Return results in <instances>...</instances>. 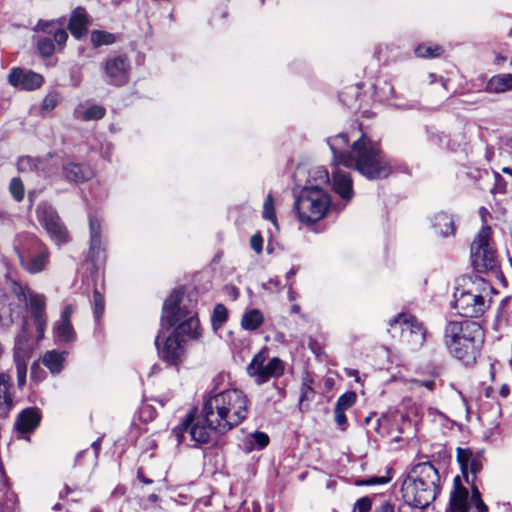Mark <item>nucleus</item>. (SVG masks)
I'll use <instances>...</instances> for the list:
<instances>
[{"instance_id":"obj_14","label":"nucleus","mask_w":512,"mask_h":512,"mask_svg":"<svg viewBox=\"0 0 512 512\" xmlns=\"http://www.w3.org/2000/svg\"><path fill=\"white\" fill-rule=\"evenodd\" d=\"M108 82L115 86H122L128 82L130 63L126 55L110 57L104 64Z\"/></svg>"},{"instance_id":"obj_15","label":"nucleus","mask_w":512,"mask_h":512,"mask_svg":"<svg viewBox=\"0 0 512 512\" xmlns=\"http://www.w3.org/2000/svg\"><path fill=\"white\" fill-rule=\"evenodd\" d=\"M17 297L24 301L31 316L39 320L45 316L46 297L43 294L32 291L27 286H18L16 290Z\"/></svg>"},{"instance_id":"obj_46","label":"nucleus","mask_w":512,"mask_h":512,"mask_svg":"<svg viewBox=\"0 0 512 512\" xmlns=\"http://www.w3.org/2000/svg\"><path fill=\"white\" fill-rule=\"evenodd\" d=\"M52 35H53V41L56 42L59 46L64 45L68 39L67 32L64 29L59 28V27H57L54 30Z\"/></svg>"},{"instance_id":"obj_10","label":"nucleus","mask_w":512,"mask_h":512,"mask_svg":"<svg viewBox=\"0 0 512 512\" xmlns=\"http://www.w3.org/2000/svg\"><path fill=\"white\" fill-rule=\"evenodd\" d=\"M21 267L29 274H37L45 270L50 251L48 247L36 238L30 239L29 251L15 248Z\"/></svg>"},{"instance_id":"obj_56","label":"nucleus","mask_w":512,"mask_h":512,"mask_svg":"<svg viewBox=\"0 0 512 512\" xmlns=\"http://www.w3.org/2000/svg\"><path fill=\"white\" fill-rule=\"evenodd\" d=\"M260 324L261 322H241V326L245 330H256Z\"/></svg>"},{"instance_id":"obj_55","label":"nucleus","mask_w":512,"mask_h":512,"mask_svg":"<svg viewBox=\"0 0 512 512\" xmlns=\"http://www.w3.org/2000/svg\"><path fill=\"white\" fill-rule=\"evenodd\" d=\"M427 506H415L406 504L402 507L401 512H424V508Z\"/></svg>"},{"instance_id":"obj_37","label":"nucleus","mask_w":512,"mask_h":512,"mask_svg":"<svg viewBox=\"0 0 512 512\" xmlns=\"http://www.w3.org/2000/svg\"><path fill=\"white\" fill-rule=\"evenodd\" d=\"M105 115V108L100 105H92L88 107L82 115V119L85 121L99 120Z\"/></svg>"},{"instance_id":"obj_11","label":"nucleus","mask_w":512,"mask_h":512,"mask_svg":"<svg viewBox=\"0 0 512 512\" xmlns=\"http://www.w3.org/2000/svg\"><path fill=\"white\" fill-rule=\"evenodd\" d=\"M162 320H197L198 312L194 304L188 300V304L183 303V293L180 290H174L163 304Z\"/></svg>"},{"instance_id":"obj_12","label":"nucleus","mask_w":512,"mask_h":512,"mask_svg":"<svg viewBox=\"0 0 512 512\" xmlns=\"http://www.w3.org/2000/svg\"><path fill=\"white\" fill-rule=\"evenodd\" d=\"M36 212L40 223L44 226L53 241L57 244L67 241V229L52 206L41 204L37 207Z\"/></svg>"},{"instance_id":"obj_58","label":"nucleus","mask_w":512,"mask_h":512,"mask_svg":"<svg viewBox=\"0 0 512 512\" xmlns=\"http://www.w3.org/2000/svg\"><path fill=\"white\" fill-rule=\"evenodd\" d=\"M345 375L348 377H354L357 382L360 381V377L358 375V371L352 368H345L344 369Z\"/></svg>"},{"instance_id":"obj_19","label":"nucleus","mask_w":512,"mask_h":512,"mask_svg":"<svg viewBox=\"0 0 512 512\" xmlns=\"http://www.w3.org/2000/svg\"><path fill=\"white\" fill-rule=\"evenodd\" d=\"M469 492L461 485L459 477H455L453 490L450 493L449 507L446 512H469Z\"/></svg>"},{"instance_id":"obj_50","label":"nucleus","mask_w":512,"mask_h":512,"mask_svg":"<svg viewBox=\"0 0 512 512\" xmlns=\"http://www.w3.org/2000/svg\"><path fill=\"white\" fill-rule=\"evenodd\" d=\"M335 422L338 426L344 427L347 423V418L345 415V410H339L338 408L334 409Z\"/></svg>"},{"instance_id":"obj_43","label":"nucleus","mask_w":512,"mask_h":512,"mask_svg":"<svg viewBox=\"0 0 512 512\" xmlns=\"http://www.w3.org/2000/svg\"><path fill=\"white\" fill-rule=\"evenodd\" d=\"M390 480H391V478L388 477V476H380V477L373 476V477H369L367 479H364L361 482H357V484L358 485H367V486L383 485V484L388 483Z\"/></svg>"},{"instance_id":"obj_41","label":"nucleus","mask_w":512,"mask_h":512,"mask_svg":"<svg viewBox=\"0 0 512 512\" xmlns=\"http://www.w3.org/2000/svg\"><path fill=\"white\" fill-rule=\"evenodd\" d=\"M94 300V315L96 318H100L104 312V300L103 296L99 291L95 290L93 295Z\"/></svg>"},{"instance_id":"obj_53","label":"nucleus","mask_w":512,"mask_h":512,"mask_svg":"<svg viewBox=\"0 0 512 512\" xmlns=\"http://www.w3.org/2000/svg\"><path fill=\"white\" fill-rule=\"evenodd\" d=\"M262 318L263 317L258 310H252V311L244 314L242 320H247V321L262 320Z\"/></svg>"},{"instance_id":"obj_1","label":"nucleus","mask_w":512,"mask_h":512,"mask_svg":"<svg viewBox=\"0 0 512 512\" xmlns=\"http://www.w3.org/2000/svg\"><path fill=\"white\" fill-rule=\"evenodd\" d=\"M328 144L333 153V189L346 202L353 198V183L340 165L355 169L369 179L386 178L391 173V165L380 146L364 134L347 151L348 137L344 133L329 138Z\"/></svg>"},{"instance_id":"obj_8","label":"nucleus","mask_w":512,"mask_h":512,"mask_svg":"<svg viewBox=\"0 0 512 512\" xmlns=\"http://www.w3.org/2000/svg\"><path fill=\"white\" fill-rule=\"evenodd\" d=\"M491 228L484 225L471 245V260L478 272L493 270L497 267V257L490 243Z\"/></svg>"},{"instance_id":"obj_42","label":"nucleus","mask_w":512,"mask_h":512,"mask_svg":"<svg viewBox=\"0 0 512 512\" xmlns=\"http://www.w3.org/2000/svg\"><path fill=\"white\" fill-rule=\"evenodd\" d=\"M57 27H58V25L54 21L48 22V21L40 20L36 24L34 30L35 31H41V32L47 33L49 35H52V33L54 32V30Z\"/></svg>"},{"instance_id":"obj_64","label":"nucleus","mask_w":512,"mask_h":512,"mask_svg":"<svg viewBox=\"0 0 512 512\" xmlns=\"http://www.w3.org/2000/svg\"><path fill=\"white\" fill-rule=\"evenodd\" d=\"M138 479L144 484H151L152 480L144 477L142 474L138 473Z\"/></svg>"},{"instance_id":"obj_39","label":"nucleus","mask_w":512,"mask_h":512,"mask_svg":"<svg viewBox=\"0 0 512 512\" xmlns=\"http://www.w3.org/2000/svg\"><path fill=\"white\" fill-rule=\"evenodd\" d=\"M470 503H472L475 506L477 510L476 512H488L487 505L483 502L478 488L474 485H472V495L470 498Z\"/></svg>"},{"instance_id":"obj_47","label":"nucleus","mask_w":512,"mask_h":512,"mask_svg":"<svg viewBox=\"0 0 512 512\" xmlns=\"http://www.w3.org/2000/svg\"><path fill=\"white\" fill-rule=\"evenodd\" d=\"M228 311L226 307L222 304H217L213 310V315L211 320H227Z\"/></svg>"},{"instance_id":"obj_25","label":"nucleus","mask_w":512,"mask_h":512,"mask_svg":"<svg viewBox=\"0 0 512 512\" xmlns=\"http://www.w3.org/2000/svg\"><path fill=\"white\" fill-rule=\"evenodd\" d=\"M489 93H505L512 90V74L502 73L492 76L486 85Z\"/></svg>"},{"instance_id":"obj_62","label":"nucleus","mask_w":512,"mask_h":512,"mask_svg":"<svg viewBox=\"0 0 512 512\" xmlns=\"http://www.w3.org/2000/svg\"><path fill=\"white\" fill-rule=\"evenodd\" d=\"M100 445H101V438H98L96 441H94V442L92 443V448H93V450H94V456H95V458H96V457H97V455H98V451H99V449H100Z\"/></svg>"},{"instance_id":"obj_9","label":"nucleus","mask_w":512,"mask_h":512,"mask_svg":"<svg viewBox=\"0 0 512 512\" xmlns=\"http://www.w3.org/2000/svg\"><path fill=\"white\" fill-rule=\"evenodd\" d=\"M284 363L278 357H268L266 350L258 352L247 367L248 375L257 384L268 382L271 378H279L284 373Z\"/></svg>"},{"instance_id":"obj_59","label":"nucleus","mask_w":512,"mask_h":512,"mask_svg":"<svg viewBox=\"0 0 512 512\" xmlns=\"http://www.w3.org/2000/svg\"><path fill=\"white\" fill-rule=\"evenodd\" d=\"M376 512H394V508L391 504L385 503L381 505Z\"/></svg>"},{"instance_id":"obj_49","label":"nucleus","mask_w":512,"mask_h":512,"mask_svg":"<svg viewBox=\"0 0 512 512\" xmlns=\"http://www.w3.org/2000/svg\"><path fill=\"white\" fill-rule=\"evenodd\" d=\"M250 246L256 253H261L263 248V239L260 234H254L250 239Z\"/></svg>"},{"instance_id":"obj_4","label":"nucleus","mask_w":512,"mask_h":512,"mask_svg":"<svg viewBox=\"0 0 512 512\" xmlns=\"http://www.w3.org/2000/svg\"><path fill=\"white\" fill-rule=\"evenodd\" d=\"M440 476L437 469L429 462L415 465L401 487L406 504L429 506L439 493Z\"/></svg>"},{"instance_id":"obj_63","label":"nucleus","mask_w":512,"mask_h":512,"mask_svg":"<svg viewBox=\"0 0 512 512\" xmlns=\"http://www.w3.org/2000/svg\"><path fill=\"white\" fill-rule=\"evenodd\" d=\"M480 215L482 217L483 222H486V216L489 215V212L486 208L482 207L480 208Z\"/></svg>"},{"instance_id":"obj_26","label":"nucleus","mask_w":512,"mask_h":512,"mask_svg":"<svg viewBox=\"0 0 512 512\" xmlns=\"http://www.w3.org/2000/svg\"><path fill=\"white\" fill-rule=\"evenodd\" d=\"M403 324L402 332L409 333V341L416 345H423L426 337V330L422 322H401Z\"/></svg>"},{"instance_id":"obj_32","label":"nucleus","mask_w":512,"mask_h":512,"mask_svg":"<svg viewBox=\"0 0 512 512\" xmlns=\"http://www.w3.org/2000/svg\"><path fill=\"white\" fill-rule=\"evenodd\" d=\"M415 53L422 58H436L443 53V49L438 45L421 44L415 49Z\"/></svg>"},{"instance_id":"obj_35","label":"nucleus","mask_w":512,"mask_h":512,"mask_svg":"<svg viewBox=\"0 0 512 512\" xmlns=\"http://www.w3.org/2000/svg\"><path fill=\"white\" fill-rule=\"evenodd\" d=\"M356 399H357V396H356V393L355 392H346L344 394H342L338 399H337V402H336V405H335V408H338L339 410H347L349 409L350 407H352L354 405V403L356 402Z\"/></svg>"},{"instance_id":"obj_54","label":"nucleus","mask_w":512,"mask_h":512,"mask_svg":"<svg viewBox=\"0 0 512 512\" xmlns=\"http://www.w3.org/2000/svg\"><path fill=\"white\" fill-rule=\"evenodd\" d=\"M73 311L74 306L72 304L66 305L61 313V320H69L73 315Z\"/></svg>"},{"instance_id":"obj_13","label":"nucleus","mask_w":512,"mask_h":512,"mask_svg":"<svg viewBox=\"0 0 512 512\" xmlns=\"http://www.w3.org/2000/svg\"><path fill=\"white\" fill-rule=\"evenodd\" d=\"M212 430L215 429L210 427L203 415L201 419L197 420L189 415L180 427L173 429V433L176 435L178 442H182L184 433L188 432L194 442L204 444L209 441Z\"/></svg>"},{"instance_id":"obj_48","label":"nucleus","mask_w":512,"mask_h":512,"mask_svg":"<svg viewBox=\"0 0 512 512\" xmlns=\"http://www.w3.org/2000/svg\"><path fill=\"white\" fill-rule=\"evenodd\" d=\"M30 324H36L37 340L43 338L45 330V322H24L23 331L26 332L30 329Z\"/></svg>"},{"instance_id":"obj_6","label":"nucleus","mask_w":512,"mask_h":512,"mask_svg":"<svg viewBox=\"0 0 512 512\" xmlns=\"http://www.w3.org/2000/svg\"><path fill=\"white\" fill-rule=\"evenodd\" d=\"M487 288V284L482 279L473 280L471 277H463L461 284L455 289L453 307L461 317H481L489 307L483 295Z\"/></svg>"},{"instance_id":"obj_17","label":"nucleus","mask_w":512,"mask_h":512,"mask_svg":"<svg viewBox=\"0 0 512 512\" xmlns=\"http://www.w3.org/2000/svg\"><path fill=\"white\" fill-rule=\"evenodd\" d=\"M9 83L24 90H35L42 86L43 76L30 70L15 68L8 76Z\"/></svg>"},{"instance_id":"obj_20","label":"nucleus","mask_w":512,"mask_h":512,"mask_svg":"<svg viewBox=\"0 0 512 512\" xmlns=\"http://www.w3.org/2000/svg\"><path fill=\"white\" fill-rule=\"evenodd\" d=\"M13 384L9 375L0 374V417L6 418L15 405Z\"/></svg>"},{"instance_id":"obj_31","label":"nucleus","mask_w":512,"mask_h":512,"mask_svg":"<svg viewBox=\"0 0 512 512\" xmlns=\"http://www.w3.org/2000/svg\"><path fill=\"white\" fill-rule=\"evenodd\" d=\"M248 447L247 449L249 451L254 449H263L266 447L269 443V437L264 432H254L247 437Z\"/></svg>"},{"instance_id":"obj_3","label":"nucleus","mask_w":512,"mask_h":512,"mask_svg":"<svg viewBox=\"0 0 512 512\" xmlns=\"http://www.w3.org/2000/svg\"><path fill=\"white\" fill-rule=\"evenodd\" d=\"M201 335L200 322H162L155 340L160 358L169 365H179L189 340Z\"/></svg>"},{"instance_id":"obj_28","label":"nucleus","mask_w":512,"mask_h":512,"mask_svg":"<svg viewBox=\"0 0 512 512\" xmlns=\"http://www.w3.org/2000/svg\"><path fill=\"white\" fill-rule=\"evenodd\" d=\"M75 331L71 322H58L54 328V337L57 343H69L75 340Z\"/></svg>"},{"instance_id":"obj_30","label":"nucleus","mask_w":512,"mask_h":512,"mask_svg":"<svg viewBox=\"0 0 512 512\" xmlns=\"http://www.w3.org/2000/svg\"><path fill=\"white\" fill-rule=\"evenodd\" d=\"M91 43L95 48H98L103 45H111L115 42L116 38L114 34L103 31V30H94L90 35Z\"/></svg>"},{"instance_id":"obj_61","label":"nucleus","mask_w":512,"mask_h":512,"mask_svg":"<svg viewBox=\"0 0 512 512\" xmlns=\"http://www.w3.org/2000/svg\"><path fill=\"white\" fill-rule=\"evenodd\" d=\"M510 393V389H509V386L504 384L501 386L500 390H499V394L503 397V398H506Z\"/></svg>"},{"instance_id":"obj_38","label":"nucleus","mask_w":512,"mask_h":512,"mask_svg":"<svg viewBox=\"0 0 512 512\" xmlns=\"http://www.w3.org/2000/svg\"><path fill=\"white\" fill-rule=\"evenodd\" d=\"M311 177L315 182L314 186L317 187H320L322 184H328L330 181L328 171L322 167L315 168L311 173Z\"/></svg>"},{"instance_id":"obj_2","label":"nucleus","mask_w":512,"mask_h":512,"mask_svg":"<svg viewBox=\"0 0 512 512\" xmlns=\"http://www.w3.org/2000/svg\"><path fill=\"white\" fill-rule=\"evenodd\" d=\"M201 413L210 427L225 433L246 418L248 399L241 390L227 389L207 398Z\"/></svg>"},{"instance_id":"obj_7","label":"nucleus","mask_w":512,"mask_h":512,"mask_svg":"<svg viewBox=\"0 0 512 512\" xmlns=\"http://www.w3.org/2000/svg\"><path fill=\"white\" fill-rule=\"evenodd\" d=\"M330 205V196L321 187H305L295 202L298 218L302 223H313L323 218Z\"/></svg>"},{"instance_id":"obj_29","label":"nucleus","mask_w":512,"mask_h":512,"mask_svg":"<svg viewBox=\"0 0 512 512\" xmlns=\"http://www.w3.org/2000/svg\"><path fill=\"white\" fill-rule=\"evenodd\" d=\"M65 352L48 351L43 356V364L52 372L59 373L63 369Z\"/></svg>"},{"instance_id":"obj_21","label":"nucleus","mask_w":512,"mask_h":512,"mask_svg":"<svg viewBox=\"0 0 512 512\" xmlns=\"http://www.w3.org/2000/svg\"><path fill=\"white\" fill-rule=\"evenodd\" d=\"M41 415L37 408H26L19 413L15 421V428L20 433L33 431L40 423Z\"/></svg>"},{"instance_id":"obj_16","label":"nucleus","mask_w":512,"mask_h":512,"mask_svg":"<svg viewBox=\"0 0 512 512\" xmlns=\"http://www.w3.org/2000/svg\"><path fill=\"white\" fill-rule=\"evenodd\" d=\"M457 461L466 481L468 483L470 481L473 483L476 478V474L482 469L481 457L473 454L469 449L458 448Z\"/></svg>"},{"instance_id":"obj_40","label":"nucleus","mask_w":512,"mask_h":512,"mask_svg":"<svg viewBox=\"0 0 512 512\" xmlns=\"http://www.w3.org/2000/svg\"><path fill=\"white\" fill-rule=\"evenodd\" d=\"M17 381L19 388L26 383L27 364L24 361L16 360Z\"/></svg>"},{"instance_id":"obj_27","label":"nucleus","mask_w":512,"mask_h":512,"mask_svg":"<svg viewBox=\"0 0 512 512\" xmlns=\"http://www.w3.org/2000/svg\"><path fill=\"white\" fill-rule=\"evenodd\" d=\"M90 228V250L89 255L94 260L100 253L101 249V234H100V222L97 218H89Z\"/></svg>"},{"instance_id":"obj_22","label":"nucleus","mask_w":512,"mask_h":512,"mask_svg":"<svg viewBox=\"0 0 512 512\" xmlns=\"http://www.w3.org/2000/svg\"><path fill=\"white\" fill-rule=\"evenodd\" d=\"M62 172L67 181L74 183L85 182L93 177L90 167L74 162L63 163Z\"/></svg>"},{"instance_id":"obj_57","label":"nucleus","mask_w":512,"mask_h":512,"mask_svg":"<svg viewBox=\"0 0 512 512\" xmlns=\"http://www.w3.org/2000/svg\"><path fill=\"white\" fill-rule=\"evenodd\" d=\"M415 384L417 386H423L427 388L428 390L432 391L435 386V382L433 380H427V381H416Z\"/></svg>"},{"instance_id":"obj_33","label":"nucleus","mask_w":512,"mask_h":512,"mask_svg":"<svg viewBox=\"0 0 512 512\" xmlns=\"http://www.w3.org/2000/svg\"><path fill=\"white\" fill-rule=\"evenodd\" d=\"M9 192L17 202H21L24 199L25 188L20 178L15 177L10 181Z\"/></svg>"},{"instance_id":"obj_36","label":"nucleus","mask_w":512,"mask_h":512,"mask_svg":"<svg viewBox=\"0 0 512 512\" xmlns=\"http://www.w3.org/2000/svg\"><path fill=\"white\" fill-rule=\"evenodd\" d=\"M37 47L40 54L44 57L51 56L55 51L54 41L50 37L39 38Z\"/></svg>"},{"instance_id":"obj_44","label":"nucleus","mask_w":512,"mask_h":512,"mask_svg":"<svg viewBox=\"0 0 512 512\" xmlns=\"http://www.w3.org/2000/svg\"><path fill=\"white\" fill-rule=\"evenodd\" d=\"M58 103V95L56 93H49L43 100L42 110L51 111Z\"/></svg>"},{"instance_id":"obj_23","label":"nucleus","mask_w":512,"mask_h":512,"mask_svg":"<svg viewBox=\"0 0 512 512\" xmlns=\"http://www.w3.org/2000/svg\"><path fill=\"white\" fill-rule=\"evenodd\" d=\"M87 25H88V15L86 13V10L79 6L76 7L71 14L68 29L71 32V34L77 38L80 39L84 34L87 32Z\"/></svg>"},{"instance_id":"obj_18","label":"nucleus","mask_w":512,"mask_h":512,"mask_svg":"<svg viewBox=\"0 0 512 512\" xmlns=\"http://www.w3.org/2000/svg\"><path fill=\"white\" fill-rule=\"evenodd\" d=\"M58 164L59 161L54 159L52 155L44 159L22 156L18 159L17 167L20 172L43 171L47 176L51 177L54 174V168L58 167Z\"/></svg>"},{"instance_id":"obj_24","label":"nucleus","mask_w":512,"mask_h":512,"mask_svg":"<svg viewBox=\"0 0 512 512\" xmlns=\"http://www.w3.org/2000/svg\"><path fill=\"white\" fill-rule=\"evenodd\" d=\"M432 227L442 237L452 236L455 233L453 219L447 213H437L432 219Z\"/></svg>"},{"instance_id":"obj_34","label":"nucleus","mask_w":512,"mask_h":512,"mask_svg":"<svg viewBox=\"0 0 512 512\" xmlns=\"http://www.w3.org/2000/svg\"><path fill=\"white\" fill-rule=\"evenodd\" d=\"M262 216L264 219L271 221L275 226L277 225V219L274 210V200L271 194H268L264 201Z\"/></svg>"},{"instance_id":"obj_52","label":"nucleus","mask_w":512,"mask_h":512,"mask_svg":"<svg viewBox=\"0 0 512 512\" xmlns=\"http://www.w3.org/2000/svg\"><path fill=\"white\" fill-rule=\"evenodd\" d=\"M495 178H496V184L492 191L504 193L506 191V183H505L504 179L498 173L495 174Z\"/></svg>"},{"instance_id":"obj_60","label":"nucleus","mask_w":512,"mask_h":512,"mask_svg":"<svg viewBox=\"0 0 512 512\" xmlns=\"http://www.w3.org/2000/svg\"><path fill=\"white\" fill-rule=\"evenodd\" d=\"M498 512H512V505L509 503H504L498 506Z\"/></svg>"},{"instance_id":"obj_51","label":"nucleus","mask_w":512,"mask_h":512,"mask_svg":"<svg viewBox=\"0 0 512 512\" xmlns=\"http://www.w3.org/2000/svg\"><path fill=\"white\" fill-rule=\"evenodd\" d=\"M313 395V389L309 385L308 382H303L302 388H301V396H300V402L304 400L310 399V397Z\"/></svg>"},{"instance_id":"obj_5","label":"nucleus","mask_w":512,"mask_h":512,"mask_svg":"<svg viewBox=\"0 0 512 512\" xmlns=\"http://www.w3.org/2000/svg\"><path fill=\"white\" fill-rule=\"evenodd\" d=\"M481 337L479 322H448L445 328V342L450 353L466 365L475 362V342Z\"/></svg>"},{"instance_id":"obj_45","label":"nucleus","mask_w":512,"mask_h":512,"mask_svg":"<svg viewBox=\"0 0 512 512\" xmlns=\"http://www.w3.org/2000/svg\"><path fill=\"white\" fill-rule=\"evenodd\" d=\"M372 507V502L368 497H363L357 500L354 510L357 512H369Z\"/></svg>"}]
</instances>
